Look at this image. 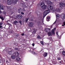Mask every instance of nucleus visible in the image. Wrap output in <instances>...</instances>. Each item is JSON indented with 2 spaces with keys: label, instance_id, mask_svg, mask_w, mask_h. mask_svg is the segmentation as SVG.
I'll use <instances>...</instances> for the list:
<instances>
[{
  "label": "nucleus",
  "instance_id": "f257e3e1",
  "mask_svg": "<svg viewBox=\"0 0 65 65\" xmlns=\"http://www.w3.org/2000/svg\"><path fill=\"white\" fill-rule=\"evenodd\" d=\"M47 9L48 10H46L44 13V15L43 16V18H44V17L47 14H48V13H49V12H48L50 11V10H53V7L52 6H48L47 7Z\"/></svg>",
  "mask_w": 65,
  "mask_h": 65
},
{
  "label": "nucleus",
  "instance_id": "f03ea898",
  "mask_svg": "<svg viewBox=\"0 0 65 65\" xmlns=\"http://www.w3.org/2000/svg\"><path fill=\"white\" fill-rule=\"evenodd\" d=\"M44 5L42 6L41 7V6L42 5ZM40 7H41L42 9H45L46 8V7H47V6L46 5H44V3L43 1H42L41 3H40Z\"/></svg>",
  "mask_w": 65,
  "mask_h": 65
},
{
  "label": "nucleus",
  "instance_id": "7ed1b4c3",
  "mask_svg": "<svg viewBox=\"0 0 65 65\" xmlns=\"http://www.w3.org/2000/svg\"><path fill=\"white\" fill-rule=\"evenodd\" d=\"M59 8H61V9H62L63 7H65V4L61 2L59 3Z\"/></svg>",
  "mask_w": 65,
  "mask_h": 65
},
{
  "label": "nucleus",
  "instance_id": "20e7f679",
  "mask_svg": "<svg viewBox=\"0 0 65 65\" xmlns=\"http://www.w3.org/2000/svg\"><path fill=\"white\" fill-rule=\"evenodd\" d=\"M26 5L25 4L23 3L21 4V5L22 7H23L24 8H27L28 7V6Z\"/></svg>",
  "mask_w": 65,
  "mask_h": 65
},
{
  "label": "nucleus",
  "instance_id": "39448f33",
  "mask_svg": "<svg viewBox=\"0 0 65 65\" xmlns=\"http://www.w3.org/2000/svg\"><path fill=\"white\" fill-rule=\"evenodd\" d=\"M34 25V23L30 22L29 23L28 26L29 27H32Z\"/></svg>",
  "mask_w": 65,
  "mask_h": 65
},
{
  "label": "nucleus",
  "instance_id": "423d86ee",
  "mask_svg": "<svg viewBox=\"0 0 65 65\" xmlns=\"http://www.w3.org/2000/svg\"><path fill=\"white\" fill-rule=\"evenodd\" d=\"M47 33H48L51 31V29L49 28H46L44 30Z\"/></svg>",
  "mask_w": 65,
  "mask_h": 65
},
{
  "label": "nucleus",
  "instance_id": "0eeeda50",
  "mask_svg": "<svg viewBox=\"0 0 65 65\" xmlns=\"http://www.w3.org/2000/svg\"><path fill=\"white\" fill-rule=\"evenodd\" d=\"M46 1L47 2V4H48V5H51L53 4V3L50 0H46Z\"/></svg>",
  "mask_w": 65,
  "mask_h": 65
},
{
  "label": "nucleus",
  "instance_id": "6e6552de",
  "mask_svg": "<svg viewBox=\"0 0 65 65\" xmlns=\"http://www.w3.org/2000/svg\"><path fill=\"white\" fill-rule=\"evenodd\" d=\"M12 2V0H8L7 1V3L8 5H10Z\"/></svg>",
  "mask_w": 65,
  "mask_h": 65
},
{
  "label": "nucleus",
  "instance_id": "1a4fd4ad",
  "mask_svg": "<svg viewBox=\"0 0 65 65\" xmlns=\"http://www.w3.org/2000/svg\"><path fill=\"white\" fill-rule=\"evenodd\" d=\"M14 52L13 51H9V54L10 55H13L14 54Z\"/></svg>",
  "mask_w": 65,
  "mask_h": 65
},
{
  "label": "nucleus",
  "instance_id": "9d476101",
  "mask_svg": "<svg viewBox=\"0 0 65 65\" xmlns=\"http://www.w3.org/2000/svg\"><path fill=\"white\" fill-rule=\"evenodd\" d=\"M23 16L21 14H19L18 15V19H21L23 18Z\"/></svg>",
  "mask_w": 65,
  "mask_h": 65
},
{
  "label": "nucleus",
  "instance_id": "9b49d317",
  "mask_svg": "<svg viewBox=\"0 0 65 65\" xmlns=\"http://www.w3.org/2000/svg\"><path fill=\"white\" fill-rule=\"evenodd\" d=\"M61 18L62 19H64L65 18V15L64 14H62L61 15Z\"/></svg>",
  "mask_w": 65,
  "mask_h": 65
},
{
  "label": "nucleus",
  "instance_id": "f8f14e48",
  "mask_svg": "<svg viewBox=\"0 0 65 65\" xmlns=\"http://www.w3.org/2000/svg\"><path fill=\"white\" fill-rule=\"evenodd\" d=\"M15 56L16 57H18L19 55V52H16L15 53Z\"/></svg>",
  "mask_w": 65,
  "mask_h": 65
},
{
  "label": "nucleus",
  "instance_id": "ddd939ff",
  "mask_svg": "<svg viewBox=\"0 0 65 65\" xmlns=\"http://www.w3.org/2000/svg\"><path fill=\"white\" fill-rule=\"evenodd\" d=\"M43 56L44 57H47V53L46 52H45L43 54Z\"/></svg>",
  "mask_w": 65,
  "mask_h": 65
},
{
  "label": "nucleus",
  "instance_id": "4468645a",
  "mask_svg": "<svg viewBox=\"0 0 65 65\" xmlns=\"http://www.w3.org/2000/svg\"><path fill=\"white\" fill-rule=\"evenodd\" d=\"M0 9H2V10H3L4 9V8L2 5H0Z\"/></svg>",
  "mask_w": 65,
  "mask_h": 65
},
{
  "label": "nucleus",
  "instance_id": "2eb2a0df",
  "mask_svg": "<svg viewBox=\"0 0 65 65\" xmlns=\"http://www.w3.org/2000/svg\"><path fill=\"white\" fill-rule=\"evenodd\" d=\"M19 13H21V12H22V9L21 8H20L18 9Z\"/></svg>",
  "mask_w": 65,
  "mask_h": 65
},
{
  "label": "nucleus",
  "instance_id": "dca6fc26",
  "mask_svg": "<svg viewBox=\"0 0 65 65\" xmlns=\"http://www.w3.org/2000/svg\"><path fill=\"white\" fill-rule=\"evenodd\" d=\"M50 18L48 17V16L47 17L46 19L47 21H48H48H50Z\"/></svg>",
  "mask_w": 65,
  "mask_h": 65
},
{
  "label": "nucleus",
  "instance_id": "f3484780",
  "mask_svg": "<svg viewBox=\"0 0 65 65\" xmlns=\"http://www.w3.org/2000/svg\"><path fill=\"white\" fill-rule=\"evenodd\" d=\"M18 36H19V34H18V33H15V37L16 38H17V37H18Z\"/></svg>",
  "mask_w": 65,
  "mask_h": 65
},
{
  "label": "nucleus",
  "instance_id": "a211bd4d",
  "mask_svg": "<svg viewBox=\"0 0 65 65\" xmlns=\"http://www.w3.org/2000/svg\"><path fill=\"white\" fill-rule=\"evenodd\" d=\"M11 58L12 59H15V56L13 55H12L11 56Z\"/></svg>",
  "mask_w": 65,
  "mask_h": 65
},
{
  "label": "nucleus",
  "instance_id": "6ab92c4d",
  "mask_svg": "<svg viewBox=\"0 0 65 65\" xmlns=\"http://www.w3.org/2000/svg\"><path fill=\"white\" fill-rule=\"evenodd\" d=\"M20 59L21 58L19 57H17L16 59L17 61H19Z\"/></svg>",
  "mask_w": 65,
  "mask_h": 65
},
{
  "label": "nucleus",
  "instance_id": "aec40b11",
  "mask_svg": "<svg viewBox=\"0 0 65 65\" xmlns=\"http://www.w3.org/2000/svg\"><path fill=\"white\" fill-rule=\"evenodd\" d=\"M17 2H18V0H15V1H14L13 3L14 4H17Z\"/></svg>",
  "mask_w": 65,
  "mask_h": 65
},
{
  "label": "nucleus",
  "instance_id": "412c9836",
  "mask_svg": "<svg viewBox=\"0 0 65 65\" xmlns=\"http://www.w3.org/2000/svg\"><path fill=\"white\" fill-rule=\"evenodd\" d=\"M48 35L49 36H52V34L51 32H49L48 33Z\"/></svg>",
  "mask_w": 65,
  "mask_h": 65
},
{
  "label": "nucleus",
  "instance_id": "4be33fe9",
  "mask_svg": "<svg viewBox=\"0 0 65 65\" xmlns=\"http://www.w3.org/2000/svg\"><path fill=\"white\" fill-rule=\"evenodd\" d=\"M13 23L14 25H16L17 23H18V22L17 21H15Z\"/></svg>",
  "mask_w": 65,
  "mask_h": 65
},
{
  "label": "nucleus",
  "instance_id": "5701e85b",
  "mask_svg": "<svg viewBox=\"0 0 65 65\" xmlns=\"http://www.w3.org/2000/svg\"><path fill=\"white\" fill-rule=\"evenodd\" d=\"M53 35H55V31L53 30L51 31Z\"/></svg>",
  "mask_w": 65,
  "mask_h": 65
},
{
  "label": "nucleus",
  "instance_id": "b1692460",
  "mask_svg": "<svg viewBox=\"0 0 65 65\" xmlns=\"http://www.w3.org/2000/svg\"><path fill=\"white\" fill-rule=\"evenodd\" d=\"M3 13V14H5V12H1V11L0 10V14H1V13Z\"/></svg>",
  "mask_w": 65,
  "mask_h": 65
},
{
  "label": "nucleus",
  "instance_id": "393cba45",
  "mask_svg": "<svg viewBox=\"0 0 65 65\" xmlns=\"http://www.w3.org/2000/svg\"><path fill=\"white\" fill-rule=\"evenodd\" d=\"M29 18H26L25 19V23H27V22H28V20H29Z\"/></svg>",
  "mask_w": 65,
  "mask_h": 65
},
{
  "label": "nucleus",
  "instance_id": "a878e982",
  "mask_svg": "<svg viewBox=\"0 0 65 65\" xmlns=\"http://www.w3.org/2000/svg\"><path fill=\"white\" fill-rule=\"evenodd\" d=\"M56 16L57 19H59V18H60V15L59 14L56 15Z\"/></svg>",
  "mask_w": 65,
  "mask_h": 65
},
{
  "label": "nucleus",
  "instance_id": "bb28decb",
  "mask_svg": "<svg viewBox=\"0 0 65 65\" xmlns=\"http://www.w3.org/2000/svg\"><path fill=\"white\" fill-rule=\"evenodd\" d=\"M62 54L64 56H65V51H64L62 52Z\"/></svg>",
  "mask_w": 65,
  "mask_h": 65
},
{
  "label": "nucleus",
  "instance_id": "cd10ccee",
  "mask_svg": "<svg viewBox=\"0 0 65 65\" xmlns=\"http://www.w3.org/2000/svg\"><path fill=\"white\" fill-rule=\"evenodd\" d=\"M0 18L2 20V21H3V20H4V18L1 16H0Z\"/></svg>",
  "mask_w": 65,
  "mask_h": 65
},
{
  "label": "nucleus",
  "instance_id": "c85d7f7f",
  "mask_svg": "<svg viewBox=\"0 0 65 65\" xmlns=\"http://www.w3.org/2000/svg\"><path fill=\"white\" fill-rule=\"evenodd\" d=\"M0 18L2 20V21H3V20H4V18L1 16H0Z\"/></svg>",
  "mask_w": 65,
  "mask_h": 65
},
{
  "label": "nucleus",
  "instance_id": "c756f323",
  "mask_svg": "<svg viewBox=\"0 0 65 65\" xmlns=\"http://www.w3.org/2000/svg\"><path fill=\"white\" fill-rule=\"evenodd\" d=\"M57 59L58 60H61V58L60 57H57Z\"/></svg>",
  "mask_w": 65,
  "mask_h": 65
},
{
  "label": "nucleus",
  "instance_id": "7c9ffc66",
  "mask_svg": "<svg viewBox=\"0 0 65 65\" xmlns=\"http://www.w3.org/2000/svg\"><path fill=\"white\" fill-rule=\"evenodd\" d=\"M59 63H61V64H64V62H63V61H59Z\"/></svg>",
  "mask_w": 65,
  "mask_h": 65
},
{
  "label": "nucleus",
  "instance_id": "2f4dec72",
  "mask_svg": "<svg viewBox=\"0 0 65 65\" xmlns=\"http://www.w3.org/2000/svg\"><path fill=\"white\" fill-rule=\"evenodd\" d=\"M52 62L53 64H56V61L55 60L53 61Z\"/></svg>",
  "mask_w": 65,
  "mask_h": 65
},
{
  "label": "nucleus",
  "instance_id": "473e14b6",
  "mask_svg": "<svg viewBox=\"0 0 65 65\" xmlns=\"http://www.w3.org/2000/svg\"><path fill=\"white\" fill-rule=\"evenodd\" d=\"M56 34L57 37H59V35H58V31L56 32Z\"/></svg>",
  "mask_w": 65,
  "mask_h": 65
},
{
  "label": "nucleus",
  "instance_id": "72a5a7b5",
  "mask_svg": "<svg viewBox=\"0 0 65 65\" xmlns=\"http://www.w3.org/2000/svg\"><path fill=\"white\" fill-rule=\"evenodd\" d=\"M63 49H61L60 50V53H62V52H63Z\"/></svg>",
  "mask_w": 65,
  "mask_h": 65
},
{
  "label": "nucleus",
  "instance_id": "f704fd0d",
  "mask_svg": "<svg viewBox=\"0 0 65 65\" xmlns=\"http://www.w3.org/2000/svg\"><path fill=\"white\" fill-rule=\"evenodd\" d=\"M65 26V22H64L63 23V24L62 25V26Z\"/></svg>",
  "mask_w": 65,
  "mask_h": 65
},
{
  "label": "nucleus",
  "instance_id": "c9c22d12",
  "mask_svg": "<svg viewBox=\"0 0 65 65\" xmlns=\"http://www.w3.org/2000/svg\"><path fill=\"white\" fill-rule=\"evenodd\" d=\"M40 43L41 44H42V45H43V44H44V43H43V41H40Z\"/></svg>",
  "mask_w": 65,
  "mask_h": 65
},
{
  "label": "nucleus",
  "instance_id": "e433bc0d",
  "mask_svg": "<svg viewBox=\"0 0 65 65\" xmlns=\"http://www.w3.org/2000/svg\"><path fill=\"white\" fill-rule=\"evenodd\" d=\"M36 13L37 14V15H39V12L38 11H36Z\"/></svg>",
  "mask_w": 65,
  "mask_h": 65
},
{
  "label": "nucleus",
  "instance_id": "4c0bfd02",
  "mask_svg": "<svg viewBox=\"0 0 65 65\" xmlns=\"http://www.w3.org/2000/svg\"><path fill=\"white\" fill-rule=\"evenodd\" d=\"M37 38H38L39 39H40V36H38L37 37Z\"/></svg>",
  "mask_w": 65,
  "mask_h": 65
},
{
  "label": "nucleus",
  "instance_id": "58836bf2",
  "mask_svg": "<svg viewBox=\"0 0 65 65\" xmlns=\"http://www.w3.org/2000/svg\"><path fill=\"white\" fill-rule=\"evenodd\" d=\"M21 14H22V15H24V12H21Z\"/></svg>",
  "mask_w": 65,
  "mask_h": 65
},
{
  "label": "nucleus",
  "instance_id": "ea45409f",
  "mask_svg": "<svg viewBox=\"0 0 65 65\" xmlns=\"http://www.w3.org/2000/svg\"><path fill=\"white\" fill-rule=\"evenodd\" d=\"M14 50L15 51H17V50H18V48H15Z\"/></svg>",
  "mask_w": 65,
  "mask_h": 65
},
{
  "label": "nucleus",
  "instance_id": "a19ab883",
  "mask_svg": "<svg viewBox=\"0 0 65 65\" xmlns=\"http://www.w3.org/2000/svg\"><path fill=\"white\" fill-rule=\"evenodd\" d=\"M19 22L20 23V24L22 25V21H21V20L19 21Z\"/></svg>",
  "mask_w": 65,
  "mask_h": 65
},
{
  "label": "nucleus",
  "instance_id": "79ce46f5",
  "mask_svg": "<svg viewBox=\"0 0 65 65\" xmlns=\"http://www.w3.org/2000/svg\"><path fill=\"white\" fill-rule=\"evenodd\" d=\"M56 22H57V21H55V22L53 23L52 25H54V24H55L56 23Z\"/></svg>",
  "mask_w": 65,
  "mask_h": 65
},
{
  "label": "nucleus",
  "instance_id": "37998d69",
  "mask_svg": "<svg viewBox=\"0 0 65 65\" xmlns=\"http://www.w3.org/2000/svg\"><path fill=\"white\" fill-rule=\"evenodd\" d=\"M36 32V31H34L33 32H32V33L33 34H35Z\"/></svg>",
  "mask_w": 65,
  "mask_h": 65
},
{
  "label": "nucleus",
  "instance_id": "c03bdc74",
  "mask_svg": "<svg viewBox=\"0 0 65 65\" xmlns=\"http://www.w3.org/2000/svg\"><path fill=\"white\" fill-rule=\"evenodd\" d=\"M24 35H25V34H24V33H23V34H21V35L22 36H24Z\"/></svg>",
  "mask_w": 65,
  "mask_h": 65
},
{
  "label": "nucleus",
  "instance_id": "a18cd8bd",
  "mask_svg": "<svg viewBox=\"0 0 65 65\" xmlns=\"http://www.w3.org/2000/svg\"><path fill=\"white\" fill-rule=\"evenodd\" d=\"M32 45L33 46H34V45H35V44H34V43H33L32 44Z\"/></svg>",
  "mask_w": 65,
  "mask_h": 65
},
{
  "label": "nucleus",
  "instance_id": "49530a36",
  "mask_svg": "<svg viewBox=\"0 0 65 65\" xmlns=\"http://www.w3.org/2000/svg\"><path fill=\"white\" fill-rule=\"evenodd\" d=\"M32 53L34 54H35V53L34 52H32Z\"/></svg>",
  "mask_w": 65,
  "mask_h": 65
},
{
  "label": "nucleus",
  "instance_id": "de8ad7c7",
  "mask_svg": "<svg viewBox=\"0 0 65 65\" xmlns=\"http://www.w3.org/2000/svg\"><path fill=\"white\" fill-rule=\"evenodd\" d=\"M2 25V23H0V25Z\"/></svg>",
  "mask_w": 65,
  "mask_h": 65
},
{
  "label": "nucleus",
  "instance_id": "09e8293b",
  "mask_svg": "<svg viewBox=\"0 0 65 65\" xmlns=\"http://www.w3.org/2000/svg\"><path fill=\"white\" fill-rule=\"evenodd\" d=\"M7 8H8V9H9V8H10V7H7Z\"/></svg>",
  "mask_w": 65,
  "mask_h": 65
},
{
  "label": "nucleus",
  "instance_id": "8fccbe9b",
  "mask_svg": "<svg viewBox=\"0 0 65 65\" xmlns=\"http://www.w3.org/2000/svg\"><path fill=\"white\" fill-rule=\"evenodd\" d=\"M31 21H33V20L32 19H31Z\"/></svg>",
  "mask_w": 65,
  "mask_h": 65
},
{
  "label": "nucleus",
  "instance_id": "3c124183",
  "mask_svg": "<svg viewBox=\"0 0 65 65\" xmlns=\"http://www.w3.org/2000/svg\"><path fill=\"white\" fill-rule=\"evenodd\" d=\"M56 29V27H55L54 28V30H55V29Z\"/></svg>",
  "mask_w": 65,
  "mask_h": 65
},
{
  "label": "nucleus",
  "instance_id": "603ef678",
  "mask_svg": "<svg viewBox=\"0 0 65 65\" xmlns=\"http://www.w3.org/2000/svg\"><path fill=\"white\" fill-rule=\"evenodd\" d=\"M2 27V26H0V28H1Z\"/></svg>",
  "mask_w": 65,
  "mask_h": 65
},
{
  "label": "nucleus",
  "instance_id": "864d4df0",
  "mask_svg": "<svg viewBox=\"0 0 65 65\" xmlns=\"http://www.w3.org/2000/svg\"><path fill=\"white\" fill-rule=\"evenodd\" d=\"M6 62H8V60H6Z\"/></svg>",
  "mask_w": 65,
  "mask_h": 65
},
{
  "label": "nucleus",
  "instance_id": "5fc2aeb1",
  "mask_svg": "<svg viewBox=\"0 0 65 65\" xmlns=\"http://www.w3.org/2000/svg\"><path fill=\"white\" fill-rule=\"evenodd\" d=\"M1 55L0 54V57H1Z\"/></svg>",
  "mask_w": 65,
  "mask_h": 65
},
{
  "label": "nucleus",
  "instance_id": "6e6d98bb",
  "mask_svg": "<svg viewBox=\"0 0 65 65\" xmlns=\"http://www.w3.org/2000/svg\"><path fill=\"white\" fill-rule=\"evenodd\" d=\"M51 27H52V26L51 25Z\"/></svg>",
  "mask_w": 65,
  "mask_h": 65
},
{
  "label": "nucleus",
  "instance_id": "4d7b16f0",
  "mask_svg": "<svg viewBox=\"0 0 65 65\" xmlns=\"http://www.w3.org/2000/svg\"><path fill=\"white\" fill-rule=\"evenodd\" d=\"M25 0V1H28V0Z\"/></svg>",
  "mask_w": 65,
  "mask_h": 65
},
{
  "label": "nucleus",
  "instance_id": "13d9d810",
  "mask_svg": "<svg viewBox=\"0 0 65 65\" xmlns=\"http://www.w3.org/2000/svg\"><path fill=\"white\" fill-rule=\"evenodd\" d=\"M33 51H34V49L33 50Z\"/></svg>",
  "mask_w": 65,
  "mask_h": 65
},
{
  "label": "nucleus",
  "instance_id": "bf43d9fd",
  "mask_svg": "<svg viewBox=\"0 0 65 65\" xmlns=\"http://www.w3.org/2000/svg\"><path fill=\"white\" fill-rule=\"evenodd\" d=\"M60 10H59V11H60Z\"/></svg>",
  "mask_w": 65,
  "mask_h": 65
},
{
  "label": "nucleus",
  "instance_id": "052dcab7",
  "mask_svg": "<svg viewBox=\"0 0 65 65\" xmlns=\"http://www.w3.org/2000/svg\"><path fill=\"white\" fill-rule=\"evenodd\" d=\"M15 44V43H14V44Z\"/></svg>",
  "mask_w": 65,
  "mask_h": 65
}]
</instances>
